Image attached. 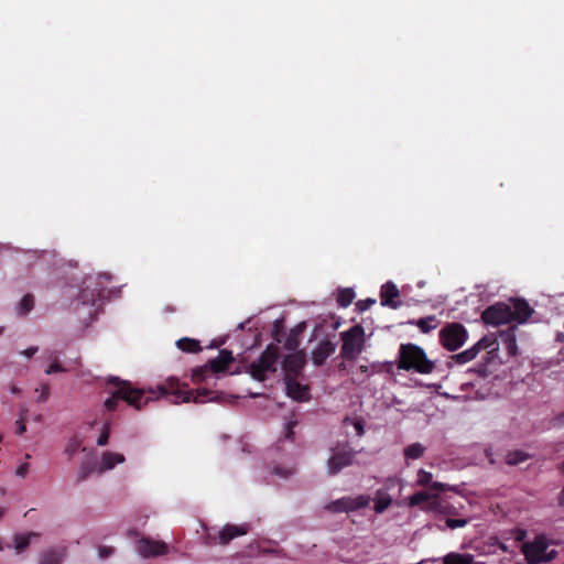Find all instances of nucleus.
Here are the masks:
<instances>
[{
    "label": "nucleus",
    "mask_w": 564,
    "mask_h": 564,
    "mask_svg": "<svg viewBox=\"0 0 564 564\" xmlns=\"http://www.w3.org/2000/svg\"><path fill=\"white\" fill-rule=\"evenodd\" d=\"M478 356L476 348L471 346L470 348L460 351L458 354L452 355L451 360L457 365H465L474 360Z\"/></svg>",
    "instance_id": "nucleus-26"
},
{
    "label": "nucleus",
    "mask_w": 564,
    "mask_h": 564,
    "mask_svg": "<svg viewBox=\"0 0 564 564\" xmlns=\"http://www.w3.org/2000/svg\"><path fill=\"white\" fill-rule=\"evenodd\" d=\"M433 475L432 473L425 470V469H419L417 476H416V486L420 487H429V492L434 491H446L451 490L452 487L440 481H433Z\"/></svg>",
    "instance_id": "nucleus-18"
},
{
    "label": "nucleus",
    "mask_w": 564,
    "mask_h": 564,
    "mask_svg": "<svg viewBox=\"0 0 564 564\" xmlns=\"http://www.w3.org/2000/svg\"><path fill=\"white\" fill-rule=\"evenodd\" d=\"M295 425H296L295 421H290V422L286 423V425H285V437L288 440H293V437H294V431L293 430H294Z\"/></svg>",
    "instance_id": "nucleus-42"
},
{
    "label": "nucleus",
    "mask_w": 564,
    "mask_h": 564,
    "mask_svg": "<svg viewBox=\"0 0 564 564\" xmlns=\"http://www.w3.org/2000/svg\"><path fill=\"white\" fill-rule=\"evenodd\" d=\"M355 299V292L352 289H341L337 294V303L340 307L349 306Z\"/></svg>",
    "instance_id": "nucleus-28"
},
{
    "label": "nucleus",
    "mask_w": 564,
    "mask_h": 564,
    "mask_svg": "<svg viewBox=\"0 0 564 564\" xmlns=\"http://www.w3.org/2000/svg\"><path fill=\"white\" fill-rule=\"evenodd\" d=\"M336 343L329 339H324L318 343L315 349L312 351V361L315 366H322L326 359L332 356L336 350Z\"/></svg>",
    "instance_id": "nucleus-15"
},
{
    "label": "nucleus",
    "mask_w": 564,
    "mask_h": 564,
    "mask_svg": "<svg viewBox=\"0 0 564 564\" xmlns=\"http://www.w3.org/2000/svg\"><path fill=\"white\" fill-rule=\"evenodd\" d=\"M165 312H169V313H173L175 312V307L172 306V305H167L165 308H164Z\"/></svg>",
    "instance_id": "nucleus-51"
},
{
    "label": "nucleus",
    "mask_w": 564,
    "mask_h": 564,
    "mask_svg": "<svg viewBox=\"0 0 564 564\" xmlns=\"http://www.w3.org/2000/svg\"><path fill=\"white\" fill-rule=\"evenodd\" d=\"M86 290H83L80 295H79V299L82 300L83 304L86 302Z\"/></svg>",
    "instance_id": "nucleus-50"
},
{
    "label": "nucleus",
    "mask_w": 564,
    "mask_h": 564,
    "mask_svg": "<svg viewBox=\"0 0 564 564\" xmlns=\"http://www.w3.org/2000/svg\"><path fill=\"white\" fill-rule=\"evenodd\" d=\"M250 530L249 524H226L221 530L215 531L214 529H207L204 536V542L208 546L216 544L227 545L234 539L246 535Z\"/></svg>",
    "instance_id": "nucleus-7"
},
{
    "label": "nucleus",
    "mask_w": 564,
    "mask_h": 564,
    "mask_svg": "<svg viewBox=\"0 0 564 564\" xmlns=\"http://www.w3.org/2000/svg\"><path fill=\"white\" fill-rule=\"evenodd\" d=\"M361 370H362V371H366V370H367V367L361 366Z\"/></svg>",
    "instance_id": "nucleus-57"
},
{
    "label": "nucleus",
    "mask_w": 564,
    "mask_h": 564,
    "mask_svg": "<svg viewBox=\"0 0 564 564\" xmlns=\"http://www.w3.org/2000/svg\"><path fill=\"white\" fill-rule=\"evenodd\" d=\"M370 501L371 497L368 495L345 496L326 503L324 509L330 513H349L368 507Z\"/></svg>",
    "instance_id": "nucleus-8"
},
{
    "label": "nucleus",
    "mask_w": 564,
    "mask_h": 564,
    "mask_svg": "<svg viewBox=\"0 0 564 564\" xmlns=\"http://www.w3.org/2000/svg\"><path fill=\"white\" fill-rule=\"evenodd\" d=\"M28 470H29V465L22 464L21 466L18 467L17 475L20 477H24L28 474Z\"/></svg>",
    "instance_id": "nucleus-48"
},
{
    "label": "nucleus",
    "mask_w": 564,
    "mask_h": 564,
    "mask_svg": "<svg viewBox=\"0 0 564 564\" xmlns=\"http://www.w3.org/2000/svg\"><path fill=\"white\" fill-rule=\"evenodd\" d=\"M275 474L281 475V476H284V477H286V476H288V474L282 473L280 468H276V469H275Z\"/></svg>",
    "instance_id": "nucleus-54"
},
{
    "label": "nucleus",
    "mask_w": 564,
    "mask_h": 564,
    "mask_svg": "<svg viewBox=\"0 0 564 564\" xmlns=\"http://www.w3.org/2000/svg\"><path fill=\"white\" fill-rule=\"evenodd\" d=\"M65 371H66V369L58 361H54L46 368L45 373L52 375L55 372H65Z\"/></svg>",
    "instance_id": "nucleus-39"
},
{
    "label": "nucleus",
    "mask_w": 564,
    "mask_h": 564,
    "mask_svg": "<svg viewBox=\"0 0 564 564\" xmlns=\"http://www.w3.org/2000/svg\"><path fill=\"white\" fill-rule=\"evenodd\" d=\"M280 358V348L274 344L268 345L260 357L248 367L251 377L260 382L267 379L268 372L276 371V362Z\"/></svg>",
    "instance_id": "nucleus-4"
},
{
    "label": "nucleus",
    "mask_w": 564,
    "mask_h": 564,
    "mask_svg": "<svg viewBox=\"0 0 564 564\" xmlns=\"http://www.w3.org/2000/svg\"><path fill=\"white\" fill-rule=\"evenodd\" d=\"M409 324L415 325L422 333L427 334L437 327V318L435 315H429L417 321H410Z\"/></svg>",
    "instance_id": "nucleus-24"
},
{
    "label": "nucleus",
    "mask_w": 564,
    "mask_h": 564,
    "mask_svg": "<svg viewBox=\"0 0 564 564\" xmlns=\"http://www.w3.org/2000/svg\"><path fill=\"white\" fill-rule=\"evenodd\" d=\"M553 424L558 427L564 426V411L553 419Z\"/></svg>",
    "instance_id": "nucleus-46"
},
{
    "label": "nucleus",
    "mask_w": 564,
    "mask_h": 564,
    "mask_svg": "<svg viewBox=\"0 0 564 564\" xmlns=\"http://www.w3.org/2000/svg\"><path fill=\"white\" fill-rule=\"evenodd\" d=\"M473 346L476 348L477 354H479L481 350H488L489 354H494L499 349V335H485Z\"/></svg>",
    "instance_id": "nucleus-20"
},
{
    "label": "nucleus",
    "mask_w": 564,
    "mask_h": 564,
    "mask_svg": "<svg viewBox=\"0 0 564 564\" xmlns=\"http://www.w3.org/2000/svg\"><path fill=\"white\" fill-rule=\"evenodd\" d=\"M343 341L340 355L346 360H354L365 348V329L360 324L340 333Z\"/></svg>",
    "instance_id": "nucleus-5"
},
{
    "label": "nucleus",
    "mask_w": 564,
    "mask_h": 564,
    "mask_svg": "<svg viewBox=\"0 0 564 564\" xmlns=\"http://www.w3.org/2000/svg\"><path fill=\"white\" fill-rule=\"evenodd\" d=\"M376 303L372 299L360 300L356 303V307L359 312L369 310Z\"/></svg>",
    "instance_id": "nucleus-38"
},
{
    "label": "nucleus",
    "mask_w": 564,
    "mask_h": 564,
    "mask_svg": "<svg viewBox=\"0 0 564 564\" xmlns=\"http://www.w3.org/2000/svg\"><path fill=\"white\" fill-rule=\"evenodd\" d=\"M286 393L289 397L296 401H303L306 399L307 388L302 386L297 378H284Z\"/></svg>",
    "instance_id": "nucleus-19"
},
{
    "label": "nucleus",
    "mask_w": 564,
    "mask_h": 564,
    "mask_svg": "<svg viewBox=\"0 0 564 564\" xmlns=\"http://www.w3.org/2000/svg\"><path fill=\"white\" fill-rule=\"evenodd\" d=\"M443 564H474V555L468 553L449 552L443 558Z\"/></svg>",
    "instance_id": "nucleus-23"
},
{
    "label": "nucleus",
    "mask_w": 564,
    "mask_h": 564,
    "mask_svg": "<svg viewBox=\"0 0 564 564\" xmlns=\"http://www.w3.org/2000/svg\"><path fill=\"white\" fill-rule=\"evenodd\" d=\"M522 313H523V315H524L525 317H528V316H529V306H528V304H525V307L522 310Z\"/></svg>",
    "instance_id": "nucleus-52"
},
{
    "label": "nucleus",
    "mask_w": 564,
    "mask_h": 564,
    "mask_svg": "<svg viewBox=\"0 0 564 564\" xmlns=\"http://www.w3.org/2000/svg\"><path fill=\"white\" fill-rule=\"evenodd\" d=\"M438 340L443 348L456 351L468 340V330L458 322L446 323L438 333Z\"/></svg>",
    "instance_id": "nucleus-6"
},
{
    "label": "nucleus",
    "mask_w": 564,
    "mask_h": 564,
    "mask_svg": "<svg viewBox=\"0 0 564 564\" xmlns=\"http://www.w3.org/2000/svg\"><path fill=\"white\" fill-rule=\"evenodd\" d=\"M306 364V356L303 350L289 354L282 361L284 378H297Z\"/></svg>",
    "instance_id": "nucleus-13"
},
{
    "label": "nucleus",
    "mask_w": 564,
    "mask_h": 564,
    "mask_svg": "<svg viewBox=\"0 0 564 564\" xmlns=\"http://www.w3.org/2000/svg\"><path fill=\"white\" fill-rule=\"evenodd\" d=\"M115 553V549L112 546H100L99 547V557L107 558Z\"/></svg>",
    "instance_id": "nucleus-43"
},
{
    "label": "nucleus",
    "mask_w": 564,
    "mask_h": 564,
    "mask_svg": "<svg viewBox=\"0 0 564 564\" xmlns=\"http://www.w3.org/2000/svg\"><path fill=\"white\" fill-rule=\"evenodd\" d=\"M549 542L542 536L538 535L531 541V564H541L551 562L557 554L555 550L547 552Z\"/></svg>",
    "instance_id": "nucleus-12"
},
{
    "label": "nucleus",
    "mask_w": 564,
    "mask_h": 564,
    "mask_svg": "<svg viewBox=\"0 0 564 564\" xmlns=\"http://www.w3.org/2000/svg\"><path fill=\"white\" fill-rule=\"evenodd\" d=\"M10 391L14 394H18L21 390L17 386L12 384L10 386Z\"/></svg>",
    "instance_id": "nucleus-49"
},
{
    "label": "nucleus",
    "mask_w": 564,
    "mask_h": 564,
    "mask_svg": "<svg viewBox=\"0 0 564 564\" xmlns=\"http://www.w3.org/2000/svg\"><path fill=\"white\" fill-rule=\"evenodd\" d=\"M109 435H110V424L109 422H107L102 430H101V433L97 440V445L98 446H105L107 443H108V440H109Z\"/></svg>",
    "instance_id": "nucleus-36"
},
{
    "label": "nucleus",
    "mask_w": 564,
    "mask_h": 564,
    "mask_svg": "<svg viewBox=\"0 0 564 564\" xmlns=\"http://www.w3.org/2000/svg\"><path fill=\"white\" fill-rule=\"evenodd\" d=\"M4 513H6V509L0 507V519L3 517Z\"/></svg>",
    "instance_id": "nucleus-55"
},
{
    "label": "nucleus",
    "mask_w": 564,
    "mask_h": 564,
    "mask_svg": "<svg viewBox=\"0 0 564 564\" xmlns=\"http://www.w3.org/2000/svg\"><path fill=\"white\" fill-rule=\"evenodd\" d=\"M2 441V436L0 435V442Z\"/></svg>",
    "instance_id": "nucleus-60"
},
{
    "label": "nucleus",
    "mask_w": 564,
    "mask_h": 564,
    "mask_svg": "<svg viewBox=\"0 0 564 564\" xmlns=\"http://www.w3.org/2000/svg\"><path fill=\"white\" fill-rule=\"evenodd\" d=\"M558 469L562 475H564V460L560 464Z\"/></svg>",
    "instance_id": "nucleus-53"
},
{
    "label": "nucleus",
    "mask_w": 564,
    "mask_h": 564,
    "mask_svg": "<svg viewBox=\"0 0 564 564\" xmlns=\"http://www.w3.org/2000/svg\"><path fill=\"white\" fill-rule=\"evenodd\" d=\"M376 503H375V511L377 513L384 512L392 503L391 496L387 492L386 489L380 488L376 491Z\"/></svg>",
    "instance_id": "nucleus-22"
},
{
    "label": "nucleus",
    "mask_w": 564,
    "mask_h": 564,
    "mask_svg": "<svg viewBox=\"0 0 564 564\" xmlns=\"http://www.w3.org/2000/svg\"><path fill=\"white\" fill-rule=\"evenodd\" d=\"M424 452L425 447L421 443H412L403 451L406 459H419L423 456Z\"/></svg>",
    "instance_id": "nucleus-27"
},
{
    "label": "nucleus",
    "mask_w": 564,
    "mask_h": 564,
    "mask_svg": "<svg viewBox=\"0 0 564 564\" xmlns=\"http://www.w3.org/2000/svg\"><path fill=\"white\" fill-rule=\"evenodd\" d=\"M35 391L37 392L39 389H36ZM50 392H51L50 384L42 383L41 389H40V395L37 398V402H45L50 397Z\"/></svg>",
    "instance_id": "nucleus-37"
},
{
    "label": "nucleus",
    "mask_w": 564,
    "mask_h": 564,
    "mask_svg": "<svg viewBox=\"0 0 564 564\" xmlns=\"http://www.w3.org/2000/svg\"><path fill=\"white\" fill-rule=\"evenodd\" d=\"M124 462V456L119 453L105 452L101 457L100 471L112 469L117 464Z\"/></svg>",
    "instance_id": "nucleus-21"
},
{
    "label": "nucleus",
    "mask_w": 564,
    "mask_h": 564,
    "mask_svg": "<svg viewBox=\"0 0 564 564\" xmlns=\"http://www.w3.org/2000/svg\"><path fill=\"white\" fill-rule=\"evenodd\" d=\"M356 453L348 446L337 447L327 460V473L335 476L352 465Z\"/></svg>",
    "instance_id": "nucleus-11"
},
{
    "label": "nucleus",
    "mask_w": 564,
    "mask_h": 564,
    "mask_svg": "<svg viewBox=\"0 0 564 564\" xmlns=\"http://www.w3.org/2000/svg\"><path fill=\"white\" fill-rule=\"evenodd\" d=\"M2 332H3V327H2V326H0V335L2 334Z\"/></svg>",
    "instance_id": "nucleus-58"
},
{
    "label": "nucleus",
    "mask_w": 564,
    "mask_h": 564,
    "mask_svg": "<svg viewBox=\"0 0 564 564\" xmlns=\"http://www.w3.org/2000/svg\"><path fill=\"white\" fill-rule=\"evenodd\" d=\"M34 306V297L31 294H25L19 304L20 314L25 315L32 311Z\"/></svg>",
    "instance_id": "nucleus-33"
},
{
    "label": "nucleus",
    "mask_w": 564,
    "mask_h": 564,
    "mask_svg": "<svg viewBox=\"0 0 564 564\" xmlns=\"http://www.w3.org/2000/svg\"><path fill=\"white\" fill-rule=\"evenodd\" d=\"M441 491L429 492L416 491L408 501L409 507H420L425 512H433L448 517H456L460 513L462 505L455 506L448 498L440 495Z\"/></svg>",
    "instance_id": "nucleus-2"
},
{
    "label": "nucleus",
    "mask_w": 564,
    "mask_h": 564,
    "mask_svg": "<svg viewBox=\"0 0 564 564\" xmlns=\"http://www.w3.org/2000/svg\"><path fill=\"white\" fill-rule=\"evenodd\" d=\"M107 383L113 387L110 391V397L104 402L108 412H115L120 401H126L128 405L141 410L149 401L156 400L160 397L167 398L173 403L189 401L195 403H203L205 401L223 403L226 399L224 392L208 389L186 390L175 378L166 379L158 387V392L153 389L134 388L131 382L121 380L118 377H110Z\"/></svg>",
    "instance_id": "nucleus-1"
},
{
    "label": "nucleus",
    "mask_w": 564,
    "mask_h": 564,
    "mask_svg": "<svg viewBox=\"0 0 564 564\" xmlns=\"http://www.w3.org/2000/svg\"><path fill=\"white\" fill-rule=\"evenodd\" d=\"M39 348L36 346L29 347L28 349L23 350L21 354L28 358H31L37 352Z\"/></svg>",
    "instance_id": "nucleus-45"
},
{
    "label": "nucleus",
    "mask_w": 564,
    "mask_h": 564,
    "mask_svg": "<svg viewBox=\"0 0 564 564\" xmlns=\"http://www.w3.org/2000/svg\"><path fill=\"white\" fill-rule=\"evenodd\" d=\"M400 291L392 282H387L381 286L380 290V300L381 305L387 306L393 310L400 307L401 303L395 301L399 297Z\"/></svg>",
    "instance_id": "nucleus-17"
},
{
    "label": "nucleus",
    "mask_w": 564,
    "mask_h": 564,
    "mask_svg": "<svg viewBox=\"0 0 564 564\" xmlns=\"http://www.w3.org/2000/svg\"><path fill=\"white\" fill-rule=\"evenodd\" d=\"M530 313H531V316H532V315H533V313H534V311H533V308H532V307H531V310H530Z\"/></svg>",
    "instance_id": "nucleus-59"
},
{
    "label": "nucleus",
    "mask_w": 564,
    "mask_h": 564,
    "mask_svg": "<svg viewBox=\"0 0 564 564\" xmlns=\"http://www.w3.org/2000/svg\"><path fill=\"white\" fill-rule=\"evenodd\" d=\"M62 555L55 550H48L41 555L40 564H61Z\"/></svg>",
    "instance_id": "nucleus-31"
},
{
    "label": "nucleus",
    "mask_w": 564,
    "mask_h": 564,
    "mask_svg": "<svg viewBox=\"0 0 564 564\" xmlns=\"http://www.w3.org/2000/svg\"><path fill=\"white\" fill-rule=\"evenodd\" d=\"M32 536H37L36 533L17 534L14 536V547L18 553L23 552L29 545Z\"/></svg>",
    "instance_id": "nucleus-29"
},
{
    "label": "nucleus",
    "mask_w": 564,
    "mask_h": 564,
    "mask_svg": "<svg viewBox=\"0 0 564 564\" xmlns=\"http://www.w3.org/2000/svg\"><path fill=\"white\" fill-rule=\"evenodd\" d=\"M234 360L235 358L231 350L221 349L216 358L210 359L207 365L193 371V379L195 381H202L205 379L207 372H224Z\"/></svg>",
    "instance_id": "nucleus-9"
},
{
    "label": "nucleus",
    "mask_w": 564,
    "mask_h": 564,
    "mask_svg": "<svg viewBox=\"0 0 564 564\" xmlns=\"http://www.w3.org/2000/svg\"><path fill=\"white\" fill-rule=\"evenodd\" d=\"M398 368L406 371H415L422 375L432 373L435 365L430 360L423 348L409 343L399 348Z\"/></svg>",
    "instance_id": "nucleus-3"
},
{
    "label": "nucleus",
    "mask_w": 564,
    "mask_h": 564,
    "mask_svg": "<svg viewBox=\"0 0 564 564\" xmlns=\"http://www.w3.org/2000/svg\"><path fill=\"white\" fill-rule=\"evenodd\" d=\"M481 319L485 324L494 326L509 324L516 319V312L505 303H496L482 312Z\"/></svg>",
    "instance_id": "nucleus-10"
},
{
    "label": "nucleus",
    "mask_w": 564,
    "mask_h": 564,
    "mask_svg": "<svg viewBox=\"0 0 564 564\" xmlns=\"http://www.w3.org/2000/svg\"><path fill=\"white\" fill-rule=\"evenodd\" d=\"M137 551L142 557H152L165 554L167 545L164 542L141 539L137 544Z\"/></svg>",
    "instance_id": "nucleus-14"
},
{
    "label": "nucleus",
    "mask_w": 564,
    "mask_h": 564,
    "mask_svg": "<svg viewBox=\"0 0 564 564\" xmlns=\"http://www.w3.org/2000/svg\"><path fill=\"white\" fill-rule=\"evenodd\" d=\"M284 346L288 350H295L299 346V339L296 338V335H290L286 338Z\"/></svg>",
    "instance_id": "nucleus-40"
},
{
    "label": "nucleus",
    "mask_w": 564,
    "mask_h": 564,
    "mask_svg": "<svg viewBox=\"0 0 564 564\" xmlns=\"http://www.w3.org/2000/svg\"><path fill=\"white\" fill-rule=\"evenodd\" d=\"M82 440L78 435L72 436L65 447V454L72 458L82 447Z\"/></svg>",
    "instance_id": "nucleus-30"
},
{
    "label": "nucleus",
    "mask_w": 564,
    "mask_h": 564,
    "mask_svg": "<svg viewBox=\"0 0 564 564\" xmlns=\"http://www.w3.org/2000/svg\"><path fill=\"white\" fill-rule=\"evenodd\" d=\"M517 330V325H509L507 329L499 332V346L502 345L510 356L518 354Z\"/></svg>",
    "instance_id": "nucleus-16"
},
{
    "label": "nucleus",
    "mask_w": 564,
    "mask_h": 564,
    "mask_svg": "<svg viewBox=\"0 0 564 564\" xmlns=\"http://www.w3.org/2000/svg\"><path fill=\"white\" fill-rule=\"evenodd\" d=\"M90 471H91V468L89 467L88 464L82 465L78 470V480L79 481L85 480L89 476Z\"/></svg>",
    "instance_id": "nucleus-41"
},
{
    "label": "nucleus",
    "mask_w": 564,
    "mask_h": 564,
    "mask_svg": "<svg viewBox=\"0 0 564 564\" xmlns=\"http://www.w3.org/2000/svg\"><path fill=\"white\" fill-rule=\"evenodd\" d=\"M176 346L182 351L189 354H196L202 350L199 341L189 337L178 339Z\"/></svg>",
    "instance_id": "nucleus-25"
},
{
    "label": "nucleus",
    "mask_w": 564,
    "mask_h": 564,
    "mask_svg": "<svg viewBox=\"0 0 564 564\" xmlns=\"http://www.w3.org/2000/svg\"><path fill=\"white\" fill-rule=\"evenodd\" d=\"M527 531L519 530L516 535V542H520L521 552L524 555L525 561L529 563V541H525Z\"/></svg>",
    "instance_id": "nucleus-34"
},
{
    "label": "nucleus",
    "mask_w": 564,
    "mask_h": 564,
    "mask_svg": "<svg viewBox=\"0 0 564 564\" xmlns=\"http://www.w3.org/2000/svg\"><path fill=\"white\" fill-rule=\"evenodd\" d=\"M501 549H502L503 551H506V550H507V547H506V545H505V544H501Z\"/></svg>",
    "instance_id": "nucleus-56"
},
{
    "label": "nucleus",
    "mask_w": 564,
    "mask_h": 564,
    "mask_svg": "<svg viewBox=\"0 0 564 564\" xmlns=\"http://www.w3.org/2000/svg\"><path fill=\"white\" fill-rule=\"evenodd\" d=\"M527 458H528V454H525L523 452H520V451L509 452L506 456V463L510 466H514L521 462H524Z\"/></svg>",
    "instance_id": "nucleus-32"
},
{
    "label": "nucleus",
    "mask_w": 564,
    "mask_h": 564,
    "mask_svg": "<svg viewBox=\"0 0 564 564\" xmlns=\"http://www.w3.org/2000/svg\"><path fill=\"white\" fill-rule=\"evenodd\" d=\"M354 427H355L358 436L364 435V433H365L364 423L360 420H356L354 422Z\"/></svg>",
    "instance_id": "nucleus-44"
},
{
    "label": "nucleus",
    "mask_w": 564,
    "mask_h": 564,
    "mask_svg": "<svg viewBox=\"0 0 564 564\" xmlns=\"http://www.w3.org/2000/svg\"><path fill=\"white\" fill-rule=\"evenodd\" d=\"M15 424H17V433L18 434H23L26 431V426H25L23 419L18 420L15 422Z\"/></svg>",
    "instance_id": "nucleus-47"
},
{
    "label": "nucleus",
    "mask_w": 564,
    "mask_h": 564,
    "mask_svg": "<svg viewBox=\"0 0 564 564\" xmlns=\"http://www.w3.org/2000/svg\"><path fill=\"white\" fill-rule=\"evenodd\" d=\"M469 520L468 519H453V518H447L446 519V527L454 530V529H457V528H464L468 524Z\"/></svg>",
    "instance_id": "nucleus-35"
}]
</instances>
